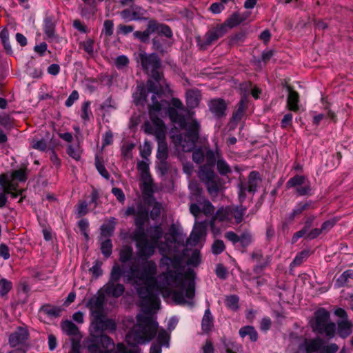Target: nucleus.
Instances as JSON below:
<instances>
[{
  "mask_svg": "<svg viewBox=\"0 0 353 353\" xmlns=\"http://www.w3.org/2000/svg\"><path fill=\"white\" fill-rule=\"evenodd\" d=\"M160 267L165 271L156 276L157 266L152 260L141 264V268L131 267L123 272L125 281L132 283L142 299L143 313L137 316V323L127 334L125 340L130 345L148 343L157 333V341L163 346L169 347L170 334L164 329L159 330L158 323L152 312L159 308V294L171 295L179 305L192 307L195 295L194 272L185 270L180 259L163 256Z\"/></svg>",
  "mask_w": 353,
  "mask_h": 353,
  "instance_id": "f257e3e1",
  "label": "nucleus"
},
{
  "mask_svg": "<svg viewBox=\"0 0 353 353\" xmlns=\"http://www.w3.org/2000/svg\"><path fill=\"white\" fill-rule=\"evenodd\" d=\"M148 92H152V103L149 107V115L152 108H157L159 106L161 110L157 111L154 119H161L164 115L168 114L170 120L177 123L181 128L186 130V133L183 135H176L173 130L170 132V138L175 144L177 149L183 152L191 151L197 141L200 130V123L194 117V113L192 111L184 109L183 103L176 98H172L171 101L172 107H169L167 101L161 99L163 93L170 92L169 87L163 85L157 88L154 86L152 81L147 82Z\"/></svg>",
  "mask_w": 353,
  "mask_h": 353,
  "instance_id": "f03ea898",
  "label": "nucleus"
},
{
  "mask_svg": "<svg viewBox=\"0 0 353 353\" xmlns=\"http://www.w3.org/2000/svg\"><path fill=\"white\" fill-rule=\"evenodd\" d=\"M159 106L150 110V121L144 123L143 131L148 134H154L158 142L157 157L160 161H164L168 157V146L165 142L166 127L161 119H154Z\"/></svg>",
  "mask_w": 353,
  "mask_h": 353,
  "instance_id": "7ed1b4c3",
  "label": "nucleus"
},
{
  "mask_svg": "<svg viewBox=\"0 0 353 353\" xmlns=\"http://www.w3.org/2000/svg\"><path fill=\"white\" fill-rule=\"evenodd\" d=\"M140 62L142 68L148 73L150 74L152 79V81L154 86L157 88L161 87L163 88V85H165L168 87L166 81L163 78L162 74L160 72L161 61L155 54H147L144 52H140L139 54Z\"/></svg>",
  "mask_w": 353,
  "mask_h": 353,
  "instance_id": "20e7f679",
  "label": "nucleus"
},
{
  "mask_svg": "<svg viewBox=\"0 0 353 353\" xmlns=\"http://www.w3.org/2000/svg\"><path fill=\"white\" fill-rule=\"evenodd\" d=\"M87 347L90 353H140L137 351H126L122 343H118L117 350L112 351L114 347L113 341L107 335L99 334L98 337H92L87 341Z\"/></svg>",
  "mask_w": 353,
  "mask_h": 353,
  "instance_id": "39448f33",
  "label": "nucleus"
},
{
  "mask_svg": "<svg viewBox=\"0 0 353 353\" xmlns=\"http://www.w3.org/2000/svg\"><path fill=\"white\" fill-rule=\"evenodd\" d=\"M338 350L339 347L335 343L323 345V341L321 339H303L299 342L295 353H336Z\"/></svg>",
  "mask_w": 353,
  "mask_h": 353,
  "instance_id": "423d86ee",
  "label": "nucleus"
},
{
  "mask_svg": "<svg viewBox=\"0 0 353 353\" xmlns=\"http://www.w3.org/2000/svg\"><path fill=\"white\" fill-rule=\"evenodd\" d=\"M132 239L136 242L137 255L140 258L147 259L154 254L158 245L148 240L143 228H137L132 234Z\"/></svg>",
  "mask_w": 353,
  "mask_h": 353,
  "instance_id": "0eeeda50",
  "label": "nucleus"
},
{
  "mask_svg": "<svg viewBox=\"0 0 353 353\" xmlns=\"http://www.w3.org/2000/svg\"><path fill=\"white\" fill-rule=\"evenodd\" d=\"M96 318L92 319L90 332L92 337H98V334H102L104 330L114 331L116 330L117 325L115 322L109 319H105L103 314L97 313Z\"/></svg>",
  "mask_w": 353,
  "mask_h": 353,
  "instance_id": "6e6552de",
  "label": "nucleus"
},
{
  "mask_svg": "<svg viewBox=\"0 0 353 353\" xmlns=\"http://www.w3.org/2000/svg\"><path fill=\"white\" fill-rule=\"evenodd\" d=\"M148 234L151 240V242L158 245L159 252L163 255L170 253L172 244L175 243V237L172 236L171 239L168 238L165 243H160L159 245V240L162 237L163 235V230L160 225L151 227L149 230H148Z\"/></svg>",
  "mask_w": 353,
  "mask_h": 353,
  "instance_id": "1a4fd4ad",
  "label": "nucleus"
},
{
  "mask_svg": "<svg viewBox=\"0 0 353 353\" xmlns=\"http://www.w3.org/2000/svg\"><path fill=\"white\" fill-rule=\"evenodd\" d=\"M206 235L205 224L203 222H196L186 241L187 246H201Z\"/></svg>",
  "mask_w": 353,
  "mask_h": 353,
  "instance_id": "9d476101",
  "label": "nucleus"
},
{
  "mask_svg": "<svg viewBox=\"0 0 353 353\" xmlns=\"http://www.w3.org/2000/svg\"><path fill=\"white\" fill-rule=\"evenodd\" d=\"M259 179V174L256 172H251L248 182H241L239 185V199L242 202L246 197V192L254 193L258 185Z\"/></svg>",
  "mask_w": 353,
  "mask_h": 353,
  "instance_id": "9b49d317",
  "label": "nucleus"
},
{
  "mask_svg": "<svg viewBox=\"0 0 353 353\" xmlns=\"http://www.w3.org/2000/svg\"><path fill=\"white\" fill-rule=\"evenodd\" d=\"M135 215V225L137 228H143V226L148 217V210L142 204L139 203L136 207H128L125 212V216Z\"/></svg>",
  "mask_w": 353,
  "mask_h": 353,
  "instance_id": "f8f14e48",
  "label": "nucleus"
},
{
  "mask_svg": "<svg viewBox=\"0 0 353 353\" xmlns=\"http://www.w3.org/2000/svg\"><path fill=\"white\" fill-rule=\"evenodd\" d=\"M104 301L105 295L101 289L98 293L94 295L87 303L86 305L90 310L93 319L96 318L95 314L97 313L99 314H103Z\"/></svg>",
  "mask_w": 353,
  "mask_h": 353,
  "instance_id": "ddd939ff",
  "label": "nucleus"
},
{
  "mask_svg": "<svg viewBox=\"0 0 353 353\" xmlns=\"http://www.w3.org/2000/svg\"><path fill=\"white\" fill-rule=\"evenodd\" d=\"M14 179L5 174L0 175V185L7 194H10L13 198H17L22 194L21 190H17V184Z\"/></svg>",
  "mask_w": 353,
  "mask_h": 353,
  "instance_id": "4468645a",
  "label": "nucleus"
},
{
  "mask_svg": "<svg viewBox=\"0 0 353 353\" xmlns=\"http://www.w3.org/2000/svg\"><path fill=\"white\" fill-rule=\"evenodd\" d=\"M330 313L325 309H320L315 313L314 321L311 325L315 332H319L329 323Z\"/></svg>",
  "mask_w": 353,
  "mask_h": 353,
  "instance_id": "2eb2a0df",
  "label": "nucleus"
},
{
  "mask_svg": "<svg viewBox=\"0 0 353 353\" xmlns=\"http://www.w3.org/2000/svg\"><path fill=\"white\" fill-rule=\"evenodd\" d=\"M124 290L125 288L123 285L112 281H108L101 288V291L105 296L115 298L121 296L124 292Z\"/></svg>",
  "mask_w": 353,
  "mask_h": 353,
  "instance_id": "dca6fc26",
  "label": "nucleus"
},
{
  "mask_svg": "<svg viewBox=\"0 0 353 353\" xmlns=\"http://www.w3.org/2000/svg\"><path fill=\"white\" fill-rule=\"evenodd\" d=\"M208 108L211 113L217 118L225 114L226 103L221 99H212L208 102Z\"/></svg>",
  "mask_w": 353,
  "mask_h": 353,
  "instance_id": "f3484780",
  "label": "nucleus"
},
{
  "mask_svg": "<svg viewBox=\"0 0 353 353\" xmlns=\"http://www.w3.org/2000/svg\"><path fill=\"white\" fill-rule=\"evenodd\" d=\"M232 219V216L231 206H228L225 208H221L216 211L215 215L212 217L211 227L213 228L216 221L228 223L230 222Z\"/></svg>",
  "mask_w": 353,
  "mask_h": 353,
  "instance_id": "a211bd4d",
  "label": "nucleus"
},
{
  "mask_svg": "<svg viewBox=\"0 0 353 353\" xmlns=\"http://www.w3.org/2000/svg\"><path fill=\"white\" fill-rule=\"evenodd\" d=\"M28 336V332L26 329L19 327L17 331L10 335L9 343L11 347H16L17 345L23 343Z\"/></svg>",
  "mask_w": 353,
  "mask_h": 353,
  "instance_id": "6ab92c4d",
  "label": "nucleus"
},
{
  "mask_svg": "<svg viewBox=\"0 0 353 353\" xmlns=\"http://www.w3.org/2000/svg\"><path fill=\"white\" fill-rule=\"evenodd\" d=\"M225 33L224 26L209 30L205 35V44L208 46L218 40Z\"/></svg>",
  "mask_w": 353,
  "mask_h": 353,
  "instance_id": "aec40b11",
  "label": "nucleus"
},
{
  "mask_svg": "<svg viewBox=\"0 0 353 353\" xmlns=\"http://www.w3.org/2000/svg\"><path fill=\"white\" fill-rule=\"evenodd\" d=\"M141 8L137 6H131L130 9H126L120 12L121 17L125 21L139 19V12Z\"/></svg>",
  "mask_w": 353,
  "mask_h": 353,
  "instance_id": "412c9836",
  "label": "nucleus"
},
{
  "mask_svg": "<svg viewBox=\"0 0 353 353\" xmlns=\"http://www.w3.org/2000/svg\"><path fill=\"white\" fill-rule=\"evenodd\" d=\"M288 96L287 99V106L288 108L294 112H296L299 110V94L294 91L292 90L290 87L288 88Z\"/></svg>",
  "mask_w": 353,
  "mask_h": 353,
  "instance_id": "4be33fe9",
  "label": "nucleus"
},
{
  "mask_svg": "<svg viewBox=\"0 0 353 353\" xmlns=\"http://www.w3.org/2000/svg\"><path fill=\"white\" fill-rule=\"evenodd\" d=\"M147 98V91L144 84L141 83L137 86L136 91L133 94L134 101L137 105L143 104Z\"/></svg>",
  "mask_w": 353,
  "mask_h": 353,
  "instance_id": "5701e85b",
  "label": "nucleus"
},
{
  "mask_svg": "<svg viewBox=\"0 0 353 353\" xmlns=\"http://www.w3.org/2000/svg\"><path fill=\"white\" fill-rule=\"evenodd\" d=\"M352 324L350 321L342 320L338 323V333L341 338H346L350 336L352 332Z\"/></svg>",
  "mask_w": 353,
  "mask_h": 353,
  "instance_id": "b1692460",
  "label": "nucleus"
},
{
  "mask_svg": "<svg viewBox=\"0 0 353 353\" xmlns=\"http://www.w3.org/2000/svg\"><path fill=\"white\" fill-rule=\"evenodd\" d=\"M137 169L140 172L142 179L145 183H150L151 177L149 173V163H148V159L139 161L137 163Z\"/></svg>",
  "mask_w": 353,
  "mask_h": 353,
  "instance_id": "393cba45",
  "label": "nucleus"
},
{
  "mask_svg": "<svg viewBox=\"0 0 353 353\" xmlns=\"http://www.w3.org/2000/svg\"><path fill=\"white\" fill-rule=\"evenodd\" d=\"M200 101V93L196 90H188L186 92V103L189 108H196Z\"/></svg>",
  "mask_w": 353,
  "mask_h": 353,
  "instance_id": "a878e982",
  "label": "nucleus"
},
{
  "mask_svg": "<svg viewBox=\"0 0 353 353\" xmlns=\"http://www.w3.org/2000/svg\"><path fill=\"white\" fill-rule=\"evenodd\" d=\"M116 225V219L111 218L107 223L103 224L101 228V236L104 237H110L112 235Z\"/></svg>",
  "mask_w": 353,
  "mask_h": 353,
  "instance_id": "bb28decb",
  "label": "nucleus"
},
{
  "mask_svg": "<svg viewBox=\"0 0 353 353\" xmlns=\"http://www.w3.org/2000/svg\"><path fill=\"white\" fill-rule=\"evenodd\" d=\"M239 332L241 338H244L247 336H249L250 339L252 341L255 342L257 341L258 334L253 326H243L239 330Z\"/></svg>",
  "mask_w": 353,
  "mask_h": 353,
  "instance_id": "cd10ccee",
  "label": "nucleus"
},
{
  "mask_svg": "<svg viewBox=\"0 0 353 353\" xmlns=\"http://www.w3.org/2000/svg\"><path fill=\"white\" fill-rule=\"evenodd\" d=\"M62 330L69 336H78L79 331L78 327L70 321L66 320L61 323Z\"/></svg>",
  "mask_w": 353,
  "mask_h": 353,
  "instance_id": "c85d7f7f",
  "label": "nucleus"
},
{
  "mask_svg": "<svg viewBox=\"0 0 353 353\" xmlns=\"http://www.w3.org/2000/svg\"><path fill=\"white\" fill-rule=\"evenodd\" d=\"M154 22H150L148 28L143 32L137 31L134 33L135 37L139 39L141 41L145 42L148 40L150 34L154 32Z\"/></svg>",
  "mask_w": 353,
  "mask_h": 353,
  "instance_id": "c756f323",
  "label": "nucleus"
},
{
  "mask_svg": "<svg viewBox=\"0 0 353 353\" xmlns=\"http://www.w3.org/2000/svg\"><path fill=\"white\" fill-rule=\"evenodd\" d=\"M247 208L242 205L231 206L232 216L234 218L236 223H239L243 221V216Z\"/></svg>",
  "mask_w": 353,
  "mask_h": 353,
  "instance_id": "7c9ffc66",
  "label": "nucleus"
},
{
  "mask_svg": "<svg viewBox=\"0 0 353 353\" xmlns=\"http://www.w3.org/2000/svg\"><path fill=\"white\" fill-rule=\"evenodd\" d=\"M353 279V270H347L343 272L336 279L335 282V286L336 288H341L342 286H344L348 283V279Z\"/></svg>",
  "mask_w": 353,
  "mask_h": 353,
  "instance_id": "2f4dec72",
  "label": "nucleus"
},
{
  "mask_svg": "<svg viewBox=\"0 0 353 353\" xmlns=\"http://www.w3.org/2000/svg\"><path fill=\"white\" fill-rule=\"evenodd\" d=\"M199 177L201 180L205 182L214 179V172L207 166H201L198 173Z\"/></svg>",
  "mask_w": 353,
  "mask_h": 353,
  "instance_id": "473e14b6",
  "label": "nucleus"
},
{
  "mask_svg": "<svg viewBox=\"0 0 353 353\" xmlns=\"http://www.w3.org/2000/svg\"><path fill=\"white\" fill-rule=\"evenodd\" d=\"M132 248L130 245H123L119 253V260L122 263L130 261L132 256Z\"/></svg>",
  "mask_w": 353,
  "mask_h": 353,
  "instance_id": "72a5a7b5",
  "label": "nucleus"
},
{
  "mask_svg": "<svg viewBox=\"0 0 353 353\" xmlns=\"http://www.w3.org/2000/svg\"><path fill=\"white\" fill-rule=\"evenodd\" d=\"M310 203L308 202H300L296 204L295 208L292 210V212L289 215L290 219H293L295 216L300 215L305 210L308 209Z\"/></svg>",
  "mask_w": 353,
  "mask_h": 353,
  "instance_id": "f704fd0d",
  "label": "nucleus"
},
{
  "mask_svg": "<svg viewBox=\"0 0 353 353\" xmlns=\"http://www.w3.org/2000/svg\"><path fill=\"white\" fill-rule=\"evenodd\" d=\"M306 179L304 176L302 175H296L294 177L290 179L286 183V186L288 188H298L303 184H305L306 181Z\"/></svg>",
  "mask_w": 353,
  "mask_h": 353,
  "instance_id": "c9c22d12",
  "label": "nucleus"
},
{
  "mask_svg": "<svg viewBox=\"0 0 353 353\" xmlns=\"http://www.w3.org/2000/svg\"><path fill=\"white\" fill-rule=\"evenodd\" d=\"M336 332V325L334 323L329 322L324 326L318 333L324 334L328 339H332L334 336Z\"/></svg>",
  "mask_w": 353,
  "mask_h": 353,
  "instance_id": "e433bc0d",
  "label": "nucleus"
},
{
  "mask_svg": "<svg viewBox=\"0 0 353 353\" xmlns=\"http://www.w3.org/2000/svg\"><path fill=\"white\" fill-rule=\"evenodd\" d=\"M212 317L210 311V309L208 308L204 313L203 317L202 319L201 326L202 329L205 332H208L212 326Z\"/></svg>",
  "mask_w": 353,
  "mask_h": 353,
  "instance_id": "4c0bfd02",
  "label": "nucleus"
},
{
  "mask_svg": "<svg viewBox=\"0 0 353 353\" xmlns=\"http://www.w3.org/2000/svg\"><path fill=\"white\" fill-rule=\"evenodd\" d=\"M246 102H247V97L245 96H244L243 97L241 98V99L239 103L238 109L233 114V119L235 121H239L241 119L242 116L244 112V110H245V108Z\"/></svg>",
  "mask_w": 353,
  "mask_h": 353,
  "instance_id": "58836bf2",
  "label": "nucleus"
},
{
  "mask_svg": "<svg viewBox=\"0 0 353 353\" xmlns=\"http://www.w3.org/2000/svg\"><path fill=\"white\" fill-rule=\"evenodd\" d=\"M225 305L232 310L239 308V297L236 295L227 296L225 299Z\"/></svg>",
  "mask_w": 353,
  "mask_h": 353,
  "instance_id": "ea45409f",
  "label": "nucleus"
},
{
  "mask_svg": "<svg viewBox=\"0 0 353 353\" xmlns=\"http://www.w3.org/2000/svg\"><path fill=\"white\" fill-rule=\"evenodd\" d=\"M223 343L224 347L223 353H236L240 347L236 343L225 339L223 341Z\"/></svg>",
  "mask_w": 353,
  "mask_h": 353,
  "instance_id": "a19ab883",
  "label": "nucleus"
},
{
  "mask_svg": "<svg viewBox=\"0 0 353 353\" xmlns=\"http://www.w3.org/2000/svg\"><path fill=\"white\" fill-rule=\"evenodd\" d=\"M154 32H157L158 34H163L168 38H170L172 36V30L168 26L154 23Z\"/></svg>",
  "mask_w": 353,
  "mask_h": 353,
  "instance_id": "79ce46f5",
  "label": "nucleus"
},
{
  "mask_svg": "<svg viewBox=\"0 0 353 353\" xmlns=\"http://www.w3.org/2000/svg\"><path fill=\"white\" fill-rule=\"evenodd\" d=\"M216 167L219 172L222 175H225L231 172L230 167L223 159H219L217 160Z\"/></svg>",
  "mask_w": 353,
  "mask_h": 353,
  "instance_id": "37998d69",
  "label": "nucleus"
},
{
  "mask_svg": "<svg viewBox=\"0 0 353 353\" xmlns=\"http://www.w3.org/2000/svg\"><path fill=\"white\" fill-rule=\"evenodd\" d=\"M112 244L111 240L108 239L104 240L101 245L102 254L106 257H109L112 254Z\"/></svg>",
  "mask_w": 353,
  "mask_h": 353,
  "instance_id": "c03bdc74",
  "label": "nucleus"
},
{
  "mask_svg": "<svg viewBox=\"0 0 353 353\" xmlns=\"http://www.w3.org/2000/svg\"><path fill=\"white\" fill-rule=\"evenodd\" d=\"M243 19L238 13H234L225 22V25L229 28H233L243 21Z\"/></svg>",
  "mask_w": 353,
  "mask_h": 353,
  "instance_id": "a18cd8bd",
  "label": "nucleus"
},
{
  "mask_svg": "<svg viewBox=\"0 0 353 353\" xmlns=\"http://www.w3.org/2000/svg\"><path fill=\"white\" fill-rule=\"evenodd\" d=\"M200 205L201 206V212L205 215L209 216L214 214V208L210 201H203L200 203Z\"/></svg>",
  "mask_w": 353,
  "mask_h": 353,
  "instance_id": "49530a36",
  "label": "nucleus"
},
{
  "mask_svg": "<svg viewBox=\"0 0 353 353\" xmlns=\"http://www.w3.org/2000/svg\"><path fill=\"white\" fill-rule=\"evenodd\" d=\"M80 45L83 48L84 51L87 52L89 55H93L94 46V41L93 39H88L85 41L81 43Z\"/></svg>",
  "mask_w": 353,
  "mask_h": 353,
  "instance_id": "de8ad7c7",
  "label": "nucleus"
},
{
  "mask_svg": "<svg viewBox=\"0 0 353 353\" xmlns=\"http://www.w3.org/2000/svg\"><path fill=\"white\" fill-rule=\"evenodd\" d=\"M12 288V283L6 279L0 280V296L6 295Z\"/></svg>",
  "mask_w": 353,
  "mask_h": 353,
  "instance_id": "09e8293b",
  "label": "nucleus"
},
{
  "mask_svg": "<svg viewBox=\"0 0 353 353\" xmlns=\"http://www.w3.org/2000/svg\"><path fill=\"white\" fill-rule=\"evenodd\" d=\"M81 118L84 121H88L91 114L90 102L87 101L83 103L81 106Z\"/></svg>",
  "mask_w": 353,
  "mask_h": 353,
  "instance_id": "8fccbe9b",
  "label": "nucleus"
},
{
  "mask_svg": "<svg viewBox=\"0 0 353 353\" xmlns=\"http://www.w3.org/2000/svg\"><path fill=\"white\" fill-rule=\"evenodd\" d=\"M67 152L70 157L75 160H79L81 157V152L79 145L75 146L70 145L68 148Z\"/></svg>",
  "mask_w": 353,
  "mask_h": 353,
  "instance_id": "3c124183",
  "label": "nucleus"
},
{
  "mask_svg": "<svg viewBox=\"0 0 353 353\" xmlns=\"http://www.w3.org/2000/svg\"><path fill=\"white\" fill-rule=\"evenodd\" d=\"M121 276V270L118 265H114L112 269L109 281L117 282Z\"/></svg>",
  "mask_w": 353,
  "mask_h": 353,
  "instance_id": "603ef678",
  "label": "nucleus"
},
{
  "mask_svg": "<svg viewBox=\"0 0 353 353\" xmlns=\"http://www.w3.org/2000/svg\"><path fill=\"white\" fill-rule=\"evenodd\" d=\"M129 63L128 58L125 55H120L115 59V65L118 69L126 67Z\"/></svg>",
  "mask_w": 353,
  "mask_h": 353,
  "instance_id": "864d4df0",
  "label": "nucleus"
},
{
  "mask_svg": "<svg viewBox=\"0 0 353 353\" xmlns=\"http://www.w3.org/2000/svg\"><path fill=\"white\" fill-rule=\"evenodd\" d=\"M151 152L152 148L149 143L145 142L140 146V154L143 158L148 159V157L150 155Z\"/></svg>",
  "mask_w": 353,
  "mask_h": 353,
  "instance_id": "5fc2aeb1",
  "label": "nucleus"
},
{
  "mask_svg": "<svg viewBox=\"0 0 353 353\" xmlns=\"http://www.w3.org/2000/svg\"><path fill=\"white\" fill-rule=\"evenodd\" d=\"M311 191L310 184L307 181L305 182V184L296 188V192L301 196L307 195Z\"/></svg>",
  "mask_w": 353,
  "mask_h": 353,
  "instance_id": "6e6d98bb",
  "label": "nucleus"
},
{
  "mask_svg": "<svg viewBox=\"0 0 353 353\" xmlns=\"http://www.w3.org/2000/svg\"><path fill=\"white\" fill-rule=\"evenodd\" d=\"M207 161L210 165H213L215 159L218 158L219 159L220 154L218 150H216V152H214L213 150H209L207 151L205 154Z\"/></svg>",
  "mask_w": 353,
  "mask_h": 353,
  "instance_id": "4d7b16f0",
  "label": "nucleus"
},
{
  "mask_svg": "<svg viewBox=\"0 0 353 353\" xmlns=\"http://www.w3.org/2000/svg\"><path fill=\"white\" fill-rule=\"evenodd\" d=\"M225 249V245L221 240H216L212 246V251L214 254H219Z\"/></svg>",
  "mask_w": 353,
  "mask_h": 353,
  "instance_id": "13d9d810",
  "label": "nucleus"
},
{
  "mask_svg": "<svg viewBox=\"0 0 353 353\" xmlns=\"http://www.w3.org/2000/svg\"><path fill=\"white\" fill-rule=\"evenodd\" d=\"M208 191L211 195H216L219 192V187L214 179L205 182Z\"/></svg>",
  "mask_w": 353,
  "mask_h": 353,
  "instance_id": "bf43d9fd",
  "label": "nucleus"
},
{
  "mask_svg": "<svg viewBox=\"0 0 353 353\" xmlns=\"http://www.w3.org/2000/svg\"><path fill=\"white\" fill-rule=\"evenodd\" d=\"M90 272L92 274V275L97 278L99 276L102 275L103 271L101 269V263L97 261L93 266L90 269Z\"/></svg>",
  "mask_w": 353,
  "mask_h": 353,
  "instance_id": "052dcab7",
  "label": "nucleus"
},
{
  "mask_svg": "<svg viewBox=\"0 0 353 353\" xmlns=\"http://www.w3.org/2000/svg\"><path fill=\"white\" fill-rule=\"evenodd\" d=\"M113 22L110 20H105L103 23V33L106 36H111L113 34Z\"/></svg>",
  "mask_w": 353,
  "mask_h": 353,
  "instance_id": "680f3d73",
  "label": "nucleus"
},
{
  "mask_svg": "<svg viewBox=\"0 0 353 353\" xmlns=\"http://www.w3.org/2000/svg\"><path fill=\"white\" fill-rule=\"evenodd\" d=\"M95 165H96V168L98 170V172H99V174L103 176L104 177L105 179H108L109 177H110V175L108 174V172L107 171V170L105 169V166L103 165V164H102L99 160L98 159H96V162H95Z\"/></svg>",
  "mask_w": 353,
  "mask_h": 353,
  "instance_id": "e2e57ef3",
  "label": "nucleus"
},
{
  "mask_svg": "<svg viewBox=\"0 0 353 353\" xmlns=\"http://www.w3.org/2000/svg\"><path fill=\"white\" fill-rule=\"evenodd\" d=\"M31 145L34 149L40 151H44L47 147L46 141L44 139L33 140Z\"/></svg>",
  "mask_w": 353,
  "mask_h": 353,
  "instance_id": "0e129e2a",
  "label": "nucleus"
},
{
  "mask_svg": "<svg viewBox=\"0 0 353 353\" xmlns=\"http://www.w3.org/2000/svg\"><path fill=\"white\" fill-rule=\"evenodd\" d=\"M10 176L19 181H25L26 180V172L23 169H19L13 172Z\"/></svg>",
  "mask_w": 353,
  "mask_h": 353,
  "instance_id": "69168bd1",
  "label": "nucleus"
},
{
  "mask_svg": "<svg viewBox=\"0 0 353 353\" xmlns=\"http://www.w3.org/2000/svg\"><path fill=\"white\" fill-rule=\"evenodd\" d=\"M76 214L78 216H81L85 214L88 212V204L85 201L79 203L76 208Z\"/></svg>",
  "mask_w": 353,
  "mask_h": 353,
  "instance_id": "338daca9",
  "label": "nucleus"
},
{
  "mask_svg": "<svg viewBox=\"0 0 353 353\" xmlns=\"http://www.w3.org/2000/svg\"><path fill=\"white\" fill-rule=\"evenodd\" d=\"M200 263V254L197 250L193 252L192 256L188 259V264L192 266H196Z\"/></svg>",
  "mask_w": 353,
  "mask_h": 353,
  "instance_id": "774afa93",
  "label": "nucleus"
}]
</instances>
